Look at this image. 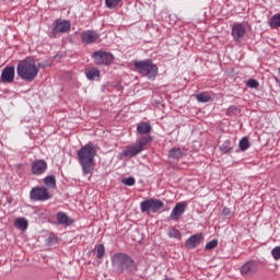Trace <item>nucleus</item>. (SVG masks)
I'll return each mask as SVG.
<instances>
[{
    "mask_svg": "<svg viewBox=\"0 0 280 280\" xmlns=\"http://www.w3.org/2000/svg\"><path fill=\"white\" fill-rule=\"evenodd\" d=\"M38 66H36V60L33 57L21 60L16 67V74L25 82H34L38 75Z\"/></svg>",
    "mask_w": 280,
    "mask_h": 280,
    "instance_id": "obj_3",
    "label": "nucleus"
},
{
    "mask_svg": "<svg viewBox=\"0 0 280 280\" xmlns=\"http://www.w3.org/2000/svg\"><path fill=\"white\" fill-rule=\"evenodd\" d=\"M238 148L242 152H246V150H248V148H250V142L248 141V139L246 137H244L240 140Z\"/></svg>",
    "mask_w": 280,
    "mask_h": 280,
    "instance_id": "obj_25",
    "label": "nucleus"
},
{
    "mask_svg": "<svg viewBox=\"0 0 280 280\" xmlns=\"http://www.w3.org/2000/svg\"><path fill=\"white\" fill-rule=\"evenodd\" d=\"M186 209H187V201H180L176 203V206L173 208L171 212V215H170L171 220H173L174 222H178V220L183 218V213H185Z\"/></svg>",
    "mask_w": 280,
    "mask_h": 280,
    "instance_id": "obj_9",
    "label": "nucleus"
},
{
    "mask_svg": "<svg viewBox=\"0 0 280 280\" xmlns=\"http://www.w3.org/2000/svg\"><path fill=\"white\" fill-rule=\"evenodd\" d=\"M196 100H197V102H200L201 104H207V102H211V95H209L206 92L199 93L196 95Z\"/></svg>",
    "mask_w": 280,
    "mask_h": 280,
    "instance_id": "obj_24",
    "label": "nucleus"
},
{
    "mask_svg": "<svg viewBox=\"0 0 280 280\" xmlns=\"http://www.w3.org/2000/svg\"><path fill=\"white\" fill-rule=\"evenodd\" d=\"M43 182L49 189H56V176L48 175L43 179Z\"/></svg>",
    "mask_w": 280,
    "mask_h": 280,
    "instance_id": "obj_19",
    "label": "nucleus"
},
{
    "mask_svg": "<svg viewBox=\"0 0 280 280\" xmlns=\"http://www.w3.org/2000/svg\"><path fill=\"white\" fill-rule=\"evenodd\" d=\"M30 198L34 202H45V200L51 199V195L49 194L47 187L37 186L32 188L30 192Z\"/></svg>",
    "mask_w": 280,
    "mask_h": 280,
    "instance_id": "obj_7",
    "label": "nucleus"
},
{
    "mask_svg": "<svg viewBox=\"0 0 280 280\" xmlns=\"http://www.w3.org/2000/svg\"><path fill=\"white\" fill-rule=\"evenodd\" d=\"M258 265L255 260H248L241 267L242 277H253L257 272Z\"/></svg>",
    "mask_w": 280,
    "mask_h": 280,
    "instance_id": "obj_11",
    "label": "nucleus"
},
{
    "mask_svg": "<svg viewBox=\"0 0 280 280\" xmlns=\"http://www.w3.org/2000/svg\"><path fill=\"white\" fill-rule=\"evenodd\" d=\"M271 255L273 257V259H280V246H277L275 247L272 250H271Z\"/></svg>",
    "mask_w": 280,
    "mask_h": 280,
    "instance_id": "obj_34",
    "label": "nucleus"
},
{
    "mask_svg": "<svg viewBox=\"0 0 280 280\" xmlns=\"http://www.w3.org/2000/svg\"><path fill=\"white\" fill-rule=\"evenodd\" d=\"M57 222H59V224H62L63 226H71V224H73L72 219L69 218V215H67V213L65 212L57 213Z\"/></svg>",
    "mask_w": 280,
    "mask_h": 280,
    "instance_id": "obj_17",
    "label": "nucleus"
},
{
    "mask_svg": "<svg viewBox=\"0 0 280 280\" xmlns=\"http://www.w3.org/2000/svg\"><path fill=\"white\" fill-rule=\"evenodd\" d=\"M46 242H47L48 246H51V245H54V244H56L58 242V238H56V236L50 234L47 237Z\"/></svg>",
    "mask_w": 280,
    "mask_h": 280,
    "instance_id": "obj_35",
    "label": "nucleus"
},
{
    "mask_svg": "<svg viewBox=\"0 0 280 280\" xmlns=\"http://www.w3.org/2000/svg\"><path fill=\"white\" fill-rule=\"evenodd\" d=\"M218 247V240H212L208 244H206V250H213V248Z\"/></svg>",
    "mask_w": 280,
    "mask_h": 280,
    "instance_id": "obj_33",
    "label": "nucleus"
},
{
    "mask_svg": "<svg viewBox=\"0 0 280 280\" xmlns=\"http://www.w3.org/2000/svg\"><path fill=\"white\" fill-rule=\"evenodd\" d=\"M269 25L271 30H277L280 27V13L275 14L270 20H269Z\"/></svg>",
    "mask_w": 280,
    "mask_h": 280,
    "instance_id": "obj_22",
    "label": "nucleus"
},
{
    "mask_svg": "<svg viewBox=\"0 0 280 280\" xmlns=\"http://www.w3.org/2000/svg\"><path fill=\"white\" fill-rule=\"evenodd\" d=\"M222 215H223V218H230L231 217V209H229L228 207L223 208Z\"/></svg>",
    "mask_w": 280,
    "mask_h": 280,
    "instance_id": "obj_36",
    "label": "nucleus"
},
{
    "mask_svg": "<svg viewBox=\"0 0 280 280\" xmlns=\"http://www.w3.org/2000/svg\"><path fill=\"white\" fill-rule=\"evenodd\" d=\"M28 223L25 220V218H18L15 220V229H20V231H25L27 230Z\"/></svg>",
    "mask_w": 280,
    "mask_h": 280,
    "instance_id": "obj_21",
    "label": "nucleus"
},
{
    "mask_svg": "<svg viewBox=\"0 0 280 280\" xmlns=\"http://www.w3.org/2000/svg\"><path fill=\"white\" fill-rule=\"evenodd\" d=\"M133 67L140 75H143V78H148L149 80H154V78H156V73H159V67H156L151 59L140 61L135 60Z\"/></svg>",
    "mask_w": 280,
    "mask_h": 280,
    "instance_id": "obj_4",
    "label": "nucleus"
},
{
    "mask_svg": "<svg viewBox=\"0 0 280 280\" xmlns=\"http://www.w3.org/2000/svg\"><path fill=\"white\" fill-rule=\"evenodd\" d=\"M246 86H248V89H258L259 88V81L255 80V79H249L246 82Z\"/></svg>",
    "mask_w": 280,
    "mask_h": 280,
    "instance_id": "obj_31",
    "label": "nucleus"
},
{
    "mask_svg": "<svg viewBox=\"0 0 280 280\" xmlns=\"http://www.w3.org/2000/svg\"><path fill=\"white\" fill-rule=\"evenodd\" d=\"M85 75L88 80H95V78H100V70L96 68H92L85 71Z\"/></svg>",
    "mask_w": 280,
    "mask_h": 280,
    "instance_id": "obj_23",
    "label": "nucleus"
},
{
    "mask_svg": "<svg viewBox=\"0 0 280 280\" xmlns=\"http://www.w3.org/2000/svg\"><path fill=\"white\" fill-rule=\"evenodd\" d=\"M71 30V23L69 21L57 22L52 28V34H67Z\"/></svg>",
    "mask_w": 280,
    "mask_h": 280,
    "instance_id": "obj_15",
    "label": "nucleus"
},
{
    "mask_svg": "<svg viewBox=\"0 0 280 280\" xmlns=\"http://www.w3.org/2000/svg\"><path fill=\"white\" fill-rule=\"evenodd\" d=\"M106 253V248L104 247V244H100L96 247V257L97 259H102Z\"/></svg>",
    "mask_w": 280,
    "mask_h": 280,
    "instance_id": "obj_30",
    "label": "nucleus"
},
{
    "mask_svg": "<svg viewBox=\"0 0 280 280\" xmlns=\"http://www.w3.org/2000/svg\"><path fill=\"white\" fill-rule=\"evenodd\" d=\"M77 156L83 174H92L95 156H97V145L93 144V142L86 143L78 151Z\"/></svg>",
    "mask_w": 280,
    "mask_h": 280,
    "instance_id": "obj_2",
    "label": "nucleus"
},
{
    "mask_svg": "<svg viewBox=\"0 0 280 280\" xmlns=\"http://www.w3.org/2000/svg\"><path fill=\"white\" fill-rule=\"evenodd\" d=\"M31 167L34 176H40L47 172V162L45 160H35Z\"/></svg>",
    "mask_w": 280,
    "mask_h": 280,
    "instance_id": "obj_13",
    "label": "nucleus"
},
{
    "mask_svg": "<svg viewBox=\"0 0 280 280\" xmlns=\"http://www.w3.org/2000/svg\"><path fill=\"white\" fill-rule=\"evenodd\" d=\"M230 141H226L224 144L219 147L220 152L222 154H229V152H233V147L229 145Z\"/></svg>",
    "mask_w": 280,
    "mask_h": 280,
    "instance_id": "obj_27",
    "label": "nucleus"
},
{
    "mask_svg": "<svg viewBox=\"0 0 280 280\" xmlns=\"http://www.w3.org/2000/svg\"><path fill=\"white\" fill-rule=\"evenodd\" d=\"M168 237L173 240H180V231L176 230V228H171L168 230Z\"/></svg>",
    "mask_w": 280,
    "mask_h": 280,
    "instance_id": "obj_28",
    "label": "nucleus"
},
{
    "mask_svg": "<svg viewBox=\"0 0 280 280\" xmlns=\"http://www.w3.org/2000/svg\"><path fill=\"white\" fill-rule=\"evenodd\" d=\"M112 267L118 275H135L139 270V265L130 255L117 253L112 257Z\"/></svg>",
    "mask_w": 280,
    "mask_h": 280,
    "instance_id": "obj_1",
    "label": "nucleus"
},
{
    "mask_svg": "<svg viewBox=\"0 0 280 280\" xmlns=\"http://www.w3.org/2000/svg\"><path fill=\"white\" fill-rule=\"evenodd\" d=\"M81 40L85 45H93L100 40V35L95 31L86 30L81 33Z\"/></svg>",
    "mask_w": 280,
    "mask_h": 280,
    "instance_id": "obj_10",
    "label": "nucleus"
},
{
    "mask_svg": "<svg viewBox=\"0 0 280 280\" xmlns=\"http://www.w3.org/2000/svg\"><path fill=\"white\" fill-rule=\"evenodd\" d=\"M14 75H15L14 67L8 66L2 70L0 80L4 84H12V82H14Z\"/></svg>",
    "mask_w": 280,
    "mask_h": 280,
    "instance_id": "obj_12",
    "label": "nucleus"
},
{
    "mask_svg": "<svg viewBox=\"0 0 280 280\" xmlns=\"http://www.w3.org/2000/svg\"><path fill=\"white\" fill-rule=\"evenodd\" d=\"M170 156H171V159H176V160L182 159L183 151H180V149L173 148L170 151Z\"/></svg>",
    "mask_w": 280,
    "mask_h": 280,
    "instance_id": "obj_26",
    "label": "nucleus"
},
{
    "mask_svg": "<svg viewBox=\"0 0 280 280\" xmlns=\"http://www.w3.org/2000/svg\"><path fill=\"white\" fill-rule=\"evenodd\" d=\"M92 58L98 67H110V63L115 61V55L104 50L94 51Z\"/></svg>",
    "mask_w": 280,
    "mask_h": 280,
    "instance_id": "obj_5",
    "label": "nucleus"
},
{
    "mask_svg": "<svg viewBox=\"0 0 280 280\" xmlns=\"http://www.w3.org/2000/svg\"><path fill=\"white\" fill-rule=\"evenodd\" d=\"M150 141H152V137L150 136H145L139 139L138 144H136V147H138L140 149V152H143V149L150 143Z\"/></svg>",
    "mask_w": 280,
    "mask_h": 280,
    "instance_id": "obj_20",
    "label": "nucleus"
},
{
    "mask_svg": "<svg viewBox=\"0 0 280 280\" xmlns=\"http://www.w3.org/2000/svg\"><path fill=\"white\" fill-rule=\"evenodd\" d=\"M137 154H141V149L138 148L137 144H131L121 152V155L127 159H132L133 156H137Z\"/></svg>",
    "mask_w": 280,
    "mask_h": 280,
    "instance_id": "obj_16",
    "label": "nucleus"
},
{
    "mask_svg": "<svg viewBox=\"0 0 280 280\" xmlns=\"http://www.w3.org/2000/svg\"><path fill=\"white\" fill-rule=\"evenodd\" d=\"M135 177H127L122 179V184L126 185L127 187H132L135 186Z\"/></svg>",
    "mask_w": 280,
    "mask_h": 280,
    "instance_id": "obj_32",
    "label": "nucleus"
},
{
    "mask_svg": "<svg viewBox=\"0 0 280 280\" xmlns=\"http://www.w3.org/2000/svg\"><path fill=\"white\" fill-rule=\"evenodd\" d=\"M119 3H121V0H105L106 8L109 10L117 8Z\"/></svg>",
    "mask_w": 280,
    "mask_h": 280,
    "instance_id": "obj_29",
    "label": "nucleus"
},
{
    "mask_svg": "<svg viewBox=\"0 0 280 280\" xmlns=\"http://www.w3.org/2000/svg\"><path fill=\"white\" fill-rule=\"evenodd\" d=\"M137 132L139 135H150L152 132V126L149 122H141L137 126Z\"/></svg>",
    "mask_w": 280,
    "mask_h": 280,
    "instance_id": "obj_18",
    "label": "nucleus"
},
{
    "mask_svg": "<svg viewBox=\"0 0 280 280\" xmlns=\"http://www.w3.org/2000/svg\"><path fill=\"white\" fill-rule=\"evenodd\" d=\"M201 242H202V234L200 233L194 234L188 240H186L185 246L186 248H188V250H194V248H198V245L201 244Z\"/></svg>",
    "mask_w": 280,
    "mask_h": 280,
    "instance_id": "obj_14",
    "label": "nucleus"
},
{
    "mask_svg": "<svg viewBox=\"0 0 280 280\" xmlns=\"http://www.w3.org/2000/svg\"><path fill=\"white\" fill-rule=\"evenodd\" d=\"M232 37L235 43H240L244 36H246V25L244 23L236 22L232 25Z\"/></svg>",
    "mask_w": 280,
    "mask_h": 280,
    "instance_id": "obj_8",
    "label": "nucleus"
},
{
    "mask_svg": "<svg viewBox=\"0 0 280 280\" xmlns=\"http://www.w3.org/2000/svg\"><path fill=\"white\" fill-rule=\"evenodd\" d=\"M163 201H161V199H147L144 201H141L140 203V211L141 213H150V211H152V213H159V211H161V209H163Z\"/></svg>",
    "mask_w": 280,
    "mask_h": 280,
    "instance_id": "obj_6",
    "label": "nucleus"
}]
</instances>
